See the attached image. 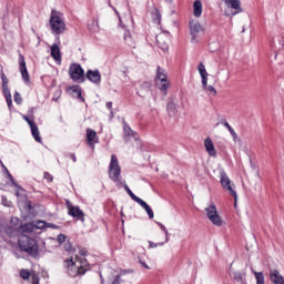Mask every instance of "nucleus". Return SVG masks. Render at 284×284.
I'll use <instances>...</instances> for the list:
<instances>
[{"label": "nucleus", "mask_w": 284, "mask_h": 284, "mask_svg": "<svg viewBox=\"0 0 284 284\" xmlns=\"http://www.w3.org/2000/svg\"><path fill=\"white\" fill-rule=\"evenodd\" d=\"M109 176L111 181H114V183H118V185H122L125 190V192L131 196L135 203H139L141 197L133 194L132 190H130V186L125 184V181L120 180L121 176V166L119 165V159H116V155H111V162L109 166Z\"/></svg>", "instance_id": "nucleus-1"}, {"label": "nucleus", "mask_w": 284, "mask_h": 284, "mask_svg": "<svg viewBox=\"0 0 284 284\" xmlns=\"http://www.w3.org/2000/svg\"><path fill=\"white\" fill-rule=\"evenodd\" d=\"M49 26L51 28L52 34L58 37L57 39L59 41L60 39L59 36L63 34L67 30L65 21H63V13L52 9L50 20H49Z\"/></svg>", "instance_id": "nucleus-2"}, {"label": "nucleus", "mask_w": 284, "mask_h": 284, "mask_svg": "<svg viewBox=\"0 0 284 284\" xmlns=\"http://www.w3.org/2000/svg\"><path fill=\"white\" fill-rule=\"evenodd\" d=\"M19 247L21 252H26L29 256L37 258L39 256V245L37 241L28 235H21L19 239Z\"/></svg>", "instance_id": "nucleus-3"}, {"label": "nucleus", "mask_w": 284, "mask_h": 284, "mask_svg": "<svg viewBox=\"0 0 284 284\" xmlns=\"http://www.w3.org/2000/svg\"><path fill=\"white\" fill-rule=\"evenodd\" d=\"M206 216L213 225H216V227H221L223 225V220L221 219V215H219V210L216 209V205L213 203L205 209Z\"/></svg>", "instance_id": "nucleus-4"}, {"label": "nucleus", "mask_w": 284, "mask_h": 284, "mask_svg": "<svg viewBox=\"0 0 284 284\" xmlns=\"http://www.w3.org/2000/svg\"><path fill=\"white\" fill-rule=\"evenodd\" d=\"M154 81L156 88L160 89L161 92H164V94H166L168 89L170 88V79L168 78V74H165L164 72H158Z\"/></svg>", "instance_id": "nucleus-5"}, {"label": "nucleus", "mask_w": 284, "mask_h": 284, "mask_svg": "<svg viewBox=\"0 0 284 284\" xmlns=\"http://www.w3.org/2000/svg\"><path fill=\"white\" fill-rule=\"evenodd\" d=\"M220 183L222 185V187L224 190H226L229 192V194H231V196H233V199H237L236 195V191H234V189L232 187V180H230V178L227 176V173H225V171H221L220 174Z\"/></svg>", "instance_id": "nucleus-6"}, {"label": "nucleus", "mask_w": 284, "mask_h": 284, "mask_svg": "<svg viewBox=\"0 0 284 284\" xmlns=\"http://www.w3.org/2000/svg\"><path fill=\"white\" fill-rule=\"evenodd\" d=\"M65 205H67V209L69 210L70 216H73L75 219H81V221H83V216H85V214L83 213V211H81V209H79V206L72 205V203H70V200L65 201Z\"/></svg>", "instance_id": "nucleus-7"}, {"label": "nucleus", "mask_w": 284, "mask_h": 284, "mask_svg": "<svg viewBox=\"0 0 284 284\" xmlns=\"http://www.w3.org/2000/svg\"><path fill=\"white\" fill-rule=\"evenodd\" d=\"M201 32H203V27H201V23L199 21H190V34L192 39H196Z\"/></svg>", "instance_id": "nucleus-8"}, {"label": "nucleus", "mask_w": 284, "mask_h": 284, "mask_svg": "<svg viewBox=\"0 0 284 284\" xmlns=\"http://www.w3.org/2000/svg\"><path fill=\"white\" fill-rule=\"evenodd\" d=\"M200 74L202 77L203 88H207V83H210L211 85H214V83H216V75L207 72H201Z\"/></svg>", "instance_id": "nucleus-9"}, {"label": "nucleus", "mask_w": 284, "mask_h": 284, "mask_svg": "<svg viewBox=\"0 0 284 284\" xmlns=\"http://www.w3.org/2000/svg\"><path fill=\"white\" fill-rule=\"evenodd\" d=\"M204 148L209 154V156H216V149L214 148V143L212 142V139L206 138L204 141Z\"/></svg>", "instance_id": "nucleus-10"}, {"label": "nucleus", "mask_w": 284, "mask_h": 284, "mask_svg": "<svg viewBox=\"0 0 284 284\" xmlns=\"http://www.w3.org/2000/svg\"><path fill=\"white\" fill-rule=\"evenodd\" d=\"M270 278L274 284H284L283 275L278 272V270H273L270 272Z\"/></svg>", "instance_id": "nucleus-11"}, {"label": "nucleus", "mask_w": 284, "mask_h": 284, "mask_svg": "<svg viewBox=\"0 0 284 284\" xmlns=\"http://www.w3.org/2000/svg\"><path fill=\"white\" fill-rule=\"evenodd\" d=\"M193 14L199 19L203 14V2L201 0H195L193 3Z\"/></svg>", "instance_id": "nucleus-12"}, {"label": "nucleus", "mask_w": 284, "mask_h": 284, "mask_svg": "<svg viewBox=\"0 0 284 284\" xmlns=\"http://www.w3.org/2000/svg\"><path fill=\"white\" fill-rule=\"evenodd\" d=\"M226 6H231L233 10H237L234 14H239V12H243L241 9V0H223Z\"/></svg>", "instance_id": "nucleus-13"}, {"label": "nucleus", "mask_w": 284, "mask_h": 284, "mask_svg": "<svg viewBox=\"0 0 284 284\" xmlns=\"http://www.w3.org/2000/svg\"><path fill=\"white\" fill-rule=\"evenodd\" d=\"M19 232L22 234V236H26L27 234H31V232H34V224L27 223L20 226Z\"/></svg>", "instance_id": "nucleus-14"}, {"label": "nucleus", "mask_w": 284, "mask_h": 284, "mask_svg": "<svg viewBox=\"0 0 284 284\" xmlns=\"http://www.w3.org/2000/svg\"><path fill=\"white\" fill-rule=\"evenodd\" d=\"M94 139H97V131L92 129L87 130V141L91 148H94Z\"/></svg>", "instance_id": "nucleus-15"}, {"label": "nucleus", "mask_w": 284, "mask_h": 284, "mask_svg": "<svg viewBox=\"0 0 284 284\" xmlns=\"http://www.w3.org/2000/svg\"><path fill=\"white\" fill-rule=\"evenodd\" d=\"M51 57L54 61H61V49L59 48V44H53L51 47Z\"/></svg>", "instance_id": "nucleus-16"}, {"label": "nucleus", "mask_w": 284, "mask_h": 284, "mask_svg": "<svg viewBox=\"0 0 284 284\" xmlns=\"http://www.w3.org/2000/svg\"><path fill=\"white\" fill-rule=\"evenodd\" d=\"M70 78L77 83H83L85 81V73L84 72H71Z\"/></svg>", "instance_id": "nucleus-17"}, {"label": "nucleus", "mask_w": 284, "mask_h": 284, "mask_svg": "<svg viewBox=\"0 0 284 284\" xmlns=\"http://www.w3.org/2000/svg\"><path fill=\"white\" fill-rule=\"evenodd\" d=\"M87 79H89V81H92V83H100L101 82V73L87 72Z\"/></svg>", "instance_id": "nucleus-18"}, {"label": "nucleus", "mask_w": 284, "mask_h": 284, "mask_svg": "<svg viewBox=\"0 0 284 284\" xmlns=\"http://www.w3.org/2000/svg\"><path fill=\"white\" fill-rule=\"evenodd\" d=\"M152 92V83L150 82H144L140 89V91L138 92V94H140V97H145L146 93Z\"/></svg>", "instance_id": "nucleus-19"}, {"label": "nucleus", "mask_w": 284, "mask_h": 284, "mask_svg": "<svg viewBox=\"0 0 284 284\" xmlns=\"http://www.w3.org/2000/svg\"><path fill=\"white\" fill-rule=\"evenodd\" d=\"M124 41L126 45H130V48H136V42L132 39V33H130V31H125Z\"/></svg>", "instance_id": "nucleus-20"}, {"label": "nucleus", "mask_w": 284, "mask_h": 284, "mask_svg": "<svg viewBox=\"0 0 284 284\" xmlns=\"http://www.w3.org/2000/svg\"><path fill=\"white\" fill-rule=\"evenodd\" d=\"M138 203H139V205H141V207H143L145 210V212L149 214L150 219H154V212L152 211V207H150V205H148V203H145V201L140 199V201Z\"/></svg>", "instance_id": "nucleus-21"}, {"label": "nucleus", "mask_w": 284, "mask_h": 284, "mask_svg": "<svg viewBox=\"0 0 284 284\" xmlns=\"http://www.w3.org/2000/svg\"><path fill=\"white\" fill-rule=\"evenodd\" d=\"M166 110H168V112H169V116H174V115H176V113L179 112L178 110H176V104L174 103V101H169V103H168V106H166Z\"/></svg>", "instance_id": "nucleus-22"}, {"label": "nucleus", "mask_w": 284, "mask_h": 284, "mask_svg": "<svg viewBox=\"0 0 284 284\" xmlns=\"http://www.w3.org/2000/svg\"><path fill=\"white\" fill-rule=\"evenodd\" d=\"M31 133H32L33 139L38 143H41V135H39V126H37V124H31Z\"/></svg>", "instance_id": "nucleus-23"}, {"label": "nucleus", "mask_w": 284, "mask_h": 284, "mask_svg": "<svg viewBox=\"0 0 284 284\" xmlns=\"http://www.w3.org/2000/svg\"><path fill=\"white\" fill-rule=\"evenodd\" d=\"M19 70L20 72H28V67H26V57L19 54Z\"/></svg>", "instance_id": "nucleus-24"}, {"label": "nucleus", "mask_w": 284, "mask_h": 284, "mask_svg": "<svg viewBox=\"0 0 284 284\" xmlns=\"http://www.w3.org/2000/svg\"><path fill=\"white\" fill-rule=\"evenodd\" d=\"M253 274L256 278V284H265V275L263 272L253 271Z\"/></svg>", "instance_id": "nucleus-25"}, {"label": "nucleus", "mask_w": 284, "mask_h": 284, "mask_svg": "<svg viewBox=\"0 0 284 284\" xmlns=\"http://www.w3.org/2000/svg\"><path fill=\"white\" fill-rule=\"evenodd\" d=\"M69 72H85L81 64L79 63H71L69 68Z\"/></svg>", "instance_id": "nucleus-26"}, {"label": "nucleus", "mask_w": 284, "mask_h": 284, "mask_svg": "<svg viewBox=\"0 0 284 284\" xmlns=\"http://www.w3.org/2000/svg\"><path fill=\"white\" fill-rule=\"evenodd\" d=\"M2 79V92H10V89L8 88V77L6 74H1Z\"/></svg>", "instance_id": "nucleus-27"}, {"label": "nucleus", "mask_w": 284, "mask_h": 284, "mask_svg": "<svg viewBox=\"0 0 284 284\" xmlns=\"http://www.w3.org/2000/svg\"><path fill=\"white\" fill-rule=\"evenodd\" d=\"M152 19L155 23H161V11L159 9H155L152 13Z\"/></svg>", "instance_id": "nucleus-28"}, {"label": "nucleus", "mask_w": 284, "mask_h": 284, "mask_svg": "<svg viewBox=\"0 0 284 284\" xmlns=\"http://www.w3.org/2000/svg\"><path fill=\"white\" fill-rule=\"evenodd\" d=\"M3 94L6 98L8 108H12V94L10 93V91H4Z\"/></svg>", "instance_id": "nucleus-29"}, {"label": "nucleus", "mask_w": 284, "mask_h": 284, "mask_svg": "<svg viewBox=\"0 0 284 284\" xmlns=\"http://www.w3.org/2000/svg\"><path fill=\"white\" fill-rule=\"evenodd\" d=\"M223 125L225 128H227L229 132L231 133V135L233 136L234 141H236V139H239V135L236 134V132L234 131V129H232V126L230 125V123L224 122Z\"/></svg>", "instance_id": "nucleus-30"}, {"label": "nucleus", "mask_w": 284, "mask_h": 284, "mask_svg": "<svg viewBox=\"0 0 284 284\" xmlns=\"http://www.w3.org/2000/svg\"><path fill=\"white\" fill-rule=\"evenodd\" d=\"M233 278L237 283L247 284V283H245V280H243V275H241V273H233Z\"/></svg>", "instance_id": "nucleus-31"}, {"label": "nucleus", "mask_w": 284, "mask_h": 284, "mask_svg": "<svg viewBox=\"0 0 284 284\" xmlns=\"http://www.w3.org/2000/svg\"><path fill=\"white\" fill-rule=\"evenodd\" d=\"M70 90H72L78 99H81V101H85V99H83V97H81V89L79 87H71Z\"/></svg>", "instance_id": "nucleus-32"}, {"label": "nucleus", "mask_w": 284, "mask_h": 284, "mask_svg": "<svg viewBox=\"0 0 284 284\" xmlns=\"http://www.w3.org/2000/svg\"><path fill=\"white\" fill-rule=\"evenodd\" d=\"M65 263L68 267H71V270H77V274H79V266L74 265V261L72 260H65Z\"/></svg>", "instance_id": "nucleus-33"}, {"label": "nucleus", "mask_w": 284, "mask_h": 284, "mask_svg": "<svg viewBox=\"0 0 284 284\" xmlns=\"http://www.w3.org/2000/svg\"><path fill=\"white\" fill-rule=\"evenodd\" d=\"M33 225L38 230H43V227H48V223H45V221H37Z\"/></svg>", "instance_id": "nucleus-34"}, {"label": "nucleus", "mask_w": 284, "mask_h": 284, "mask_svg": "<svg viewBox=\"0 0 284 284\" xmlns=\"http://www.w3.org/2000/svg\"><path fill=\"white\" fill-rule=\"evenodd\" d=\"M20 276L21 278H23L24 281H28L30 278V272L28 270H21L20 271Z\"/></svg>", "instance_id": "nucleus-35"}, {"label": "nucleus", "mask_w": 284, "mask_h": 284, "mask_svg": "<svg viewBox=\"0 0 284 284\" xmlns=\"http://www.w3.org/2000/svg\"><path fill=\"white\" fill-rule=\"evenodd\" d=\"M14 101H16V103H17L18 105H21L22 99H21V94H19V92H16V93H14Z\"/></svg>", "instance_id": "nucleus-36"}, {"label": "nucleus", "mask_w": 284, "mask_h": 284, "mask_svg": "<svg viewBox=\"0 0 284 284\" xmlns=\"http://www.w3.org/2000/svg\"><path fill=\"white\" fill-rule=\"evenodd\" d=\"M24 121H27V123L30 125V128H32V125H37V123H34V121L30 120V118L28 115H23Z\"/></svg>", "instance_id": "nucleus-37"}, {"label": "nucleus", "mask_w": 284, "mask_h": 284, "mask_svg": "<svg viewBox=\"0 0 284 284\" xmlns=\"http://www.w3.org/2000/svg\"><path fill=\"white\" fill-rule=\"evenodd\" d=\"M22 79L26 83H30V74L28 72H22Z\"/></svg>", "instance_id": "nucleus-38"}, {"label": "nucleus", "mask_w": 284, "mask_h": 284, "mask_svg": "<svg viewBox=\"0 0 284 284\" xmlns=\"http://www.w3.org/2000/svg\"><path fill=\"white\" fill-rule=\"evenodd\" d=\"M43 178H44L47 181H50V183H52V181H54V178H53L50 173H48V172H44Z\"/></svg>", "instance_id": "nucleus-39"}, {"label": "nucleus", "mask_w": 284, "mask_h": 284, "mask_svg": "<svg viewBox=\"0 0 284 284\" xmlns=\"http://www.w3.org/2000/svg\"><path fill=\"white\" fill-rule=\"evenodd\" d=\"M204 90H209V92H211L212 94H214V97H216V89H214L213 85H209L204 88Z\"/></svg>", "instance_id": "nucleus-40"}, {"label": "nucleus", "mask_w": 284, "mask_h": 284, "mask_svg": "<svg viewBox=\"0 0 284 284\" xmlns=\"http://www.w3.org/2000/svg\"><path fill=\"white\" fill-rule=\"evenodd\" d=\"M58 243H65V236L63 234H59L57 237Z\"/></svg>", "instance_id": "nucleus-41"}, {"label": "nucleus", "mask_w": 284, "mask_h": 284, "mask_svg": "<svg viewBox=\"0 0 284 284\" xmlns=\"http://www.w3.org/2000/svg\"><path fill=\"white\" fill-rule=\"evenodd\" d=\"M64 250H65V252H72V243L67 242V243L64 244Z\"/></svg>", "instance_id": "nucleus-42"}, {"label": "nucleus", "mask_w": 284, "mask_h": 284, "mask_svg": "<svg viewBox=\"0 0 284 284\" xmlns=\"http://www.w3.org/2000/svg\"><path fill=\"white\" fill-rule=\"evenodd\" d=\"M197 71L199 72H206L205 71V64H203V62H200L199 65H197Z\"/></svg>", "instance_id": "nucleus-43"}, {"label": "nucleus", "mask_w": 284, "mask_h": 284, "mask_svg": "<svg viewBox=\"0 0 284 284\" xmlns=\"http://www.w3.org/2000/svg\"><path fill=\"white\" fill-rule=\"evenodd\" d=\"M11 183H12V185H14V187H18V190H23V187H21V185H19L18 183H17V181H14V178H11Z\"/></svg>", "instance_id": "nucleus-44"}, {"label": "nucleus", "mask_w": 284, "mask_h": 284, "mask_svg": "<svg viewBox=\"0 0 284 284\" xmlns=\"http://www.w3.org/2000/svg\"><path fill=\"white\" fill-rule=\"evenodd\" d=\"M31 278H32V284H39V276L37 274H33Z\"/></svg>", "instance_id": "nucleus-45"}, {"label": "nucleus", "mask_w": 284, "mask_h": 284, "mask_svg": "<svg viewBox=\"0 0 284 284\" xmlns=\"http://www.w3.org/2000/svg\"><path fill=\"white\" fill-rule=\"evenodd\" d=\"M124 132L129 135H131L132 133V129L129 128V125L126 123H124Z\"/></svg>", "instance_id": "nucleus-46"}, {"label": "nucleus", "mask_w": 284, "mask_h": 284, "mask_svg": "<svg viewBox=\"0 0 284 284\" xmlns=\"http://www.w3.org/2000/svg\"><path fill=\"white\" fill-rule=\"evenodd\" d=\"M47 227H51L52 230H59V226L52 223H49V224L47 223Z\"/></svg>", "instance_id": "nucleus-47"}, {"label": "nucleus", "mask_w": 284, "mask_h": 284, "mask_svg": "<svg viewBox=\"0 0 284 284\" xmlns=\"http://www.w3.org/2000/svg\"><path fill=\"white\" fill-rule=\"evenodd\" d=\"M164 234H165V243H168L170 241V233L168 232V229H165L164 231Z\"/></svg>", "instance_id": "nucleus-48"}, {"label": "nucleus", "mask_w": 284, "mask_h": 284, "mask_svg": "<svg viewBox=\"0 0 284 284\" xmlns=\"http://www.w3.org/2000/svg\"><path fill=\"white\" fill-rule=\"evenodd\" d=\"M150 247H159V244L154 243V242H149Z\"/></svg>", "instance_id": "nucleus-49"}, {"label": "nucleus", "mask_w": 284, "mask_h": 284, "mask_svg": "<svg viewBox=\"0 0 284 284\" xmlns=\"http://www.w3.org/2000/svg\"><path fill=\"white\" fill-rule=\"evenodd\" d=\"M6 173H7L8 179H10V181H11L12 180V174H10V171H8V169H6Z\"/></svg>", "instance_id": "nucleus-50"}, {"label": "nucleus", "mask_w": 284, "mask_h": 284, "mask_svg": "<svg viewBox=\"0 0 284 284\" xmlns=\"http://www.w3.org/2000/svg\"><path fill=\"white\" fill-rule=\"evenodd\" d=\"M87 253H88V251H85V248L80 250L81 256H85Z\"/></svg>", "instance_id": "nucleus-51"}, {"label": "nucleus", "mask_w": 284, "mask_h": 284, "mask_svg": "<svg viewBox=\"0 0 284 284\" xmlns=\"http://www.w3.org/2000/svg\"><path fill=\"white\" fill-rule=\"evenodd\" d=\"M158 225L161 227L162 232H165V225L161 224V223H158Z\"/></svg>", "instance_id": "nucleus-52"}, {"label": "nucleus", "mask_w": 284, "mask_h": 284, "mask_svg": "<svg viewBox=\"0 0 284 284\" xmlns=\"http://www.w3.org/2000/svg\"><path fill=\"white\" fill-rule=\"evenodd\" d=\"M141 263V265L143 266V267H145V270H150V266H148V264H145V262H140Z\"/></svg>", "instance_id": "nucleus-53"}, {"label": "nucleus", "mask_w": 284, "mask_h": 284, "mask_svg": "<svg viewBox=\"0 0 284 284\" xmlns=\"http://www.w3.org/2000/svg\"><path fill=\"white\" fill-rule=\"evenodd\" d=\"M108 110H112V102H106Z\"/></svg>", "instance_id": "nucleus-54"}, {"label": "nucleus", "mask_w": 284, "mask_h": 284, "mask_svg": "<svg viewBox=\"0 0 284 284\" xmlns=\"http://www.w3.org/2000/svg\"><path fill=\"white\" fill-rule=\"evenodd\" d=\"M71 159L74 163H77V155H74V153L71 154Z\"/></svg>", "instance_id": "nucleus-55"}, {"label": "nucleus", "mask_w": 284, "mask_h": 284, "mask_svg": "<svg viewBox=\"0 0 284 284\" xmlns=\"http://www.w3.org/2000/svg\"><path fill=\"white\" fill-rule=\"evenodd\" d=\"M0 165H1V168H3L4 171L8 170V168H6V165L3 164V162L1 160H0Z\"/></svg>", "instance_id": "nucleus-56"}, {"label": "nucleus", "mask_w": 284, "mask_h": 284, "mask_svg": "<svg viewBox=\"0 0 284 284\" xmlns=\"http://www.w3.org/2000/svg\"><path fill=\"white\" fill-rule=\"evenodd\" d=\"M87 72H99V69H95V70H88Z\"/></svg>", "instance_id": "nucleus-57"}, {"label": "nucleus", "mask_w": 284, "mask_h": 284, "mask_svg": "<svg viewBox=\"0 0 284 284\" xmlns=\"http://www.w3.org/2000/svg\"><path fill=\"white\" fill-rule=\"evenodd\" d=\"M69 274L70 276H77V273H71L70 270H69Z\"/></svg>", "instance_id": "nucleus-58"}, {"label": "nucleus", "mask_w": 284, "mask_h": 284, "mask_svg": "<svg viewBox=\"0 0 284 284\" xmlns=\"http://www.w3.org/2000/svg\"><path fill=\"white\" fill-rule=\"evenodd\" d=\"M234 201H235L234 207H236L237 206L236 201H239V197L234 199Z\"/></svg>", "instance_id": "nucleus-59"}, {"label": "nucleus", "mask_w": 284, "mask_h": 284, "mask_svg": "<svg viewBox=\"0 0 284 284\" xmlns=\"http://www.w3.org/2000/svg\"><path fill=\"white\" fill-rule=\"evenodd\" d=\"M16 196H21V193H19V191L16 192Z\"/></svg>", "instance_id": "nucleus-60"}, {"label": "nucleus", "mask_w": 284, "mask_h": 284, "mask_svg": "<svg viewBox=\"0 0 284 284\" xmlns=\"http://www.w3.org/2000/svg\"><path fill=\"white\" fill-rule=\"evenodd\" d=\"M156 72H161V67H158Z\"/></svg>", "instance_id": "nucleus-61"}, {"label": "nucleus", "mask_w": 284, "mask_h": 284, "mask_svg": "<svg viewBox=\"0 0 284 284\" xmlns=\"http://www.w3.org/2000/svg\"><path fill=\"white\" fill-rule=\"evenodd\" d=\"M114 118V112L111 111V119Z\"/></svg>", "instance_id": "nucleus-62"}, {"label": "nucleus", "mask_w": 284, "mask_h": 284, "mask_svg": "<svg viewBox=\"0 0 284 284\" xmlns=\"http://www.w3.org/2000/svg\"><path fill=\"white\" fill-rule=\"evenodd\" d=\"M159 245H163V242H162V243H160Z\"/></svg>", "instance_id": "nucleus-63"}, {"label": "nucleus", "mask_w": 284, "mask_h": 284, "mask_svg": "<svg viewBox=\"0 0 284 284\" xmlns=\"http://www.w3.org/2000/svg\"><path fill=\"white\" fill-rule=\"evenodd\" d=\"M165 1H172V0H165Z\"/></svg>", "instance_id": "nucleus-64"}]
</instances>
